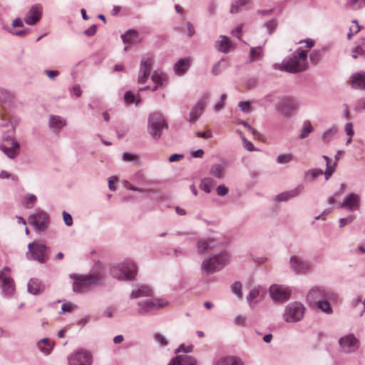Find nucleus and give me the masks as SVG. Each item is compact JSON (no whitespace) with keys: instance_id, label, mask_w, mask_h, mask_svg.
<instances>
[{"instance_id":"obj_50","label":"nucleus","mask_w":365,"mask_h":365,"mask_svg":"<svg viewBox=\"0 0 365 365\" xmlns=\"http://www.w3.org/2000/svg\"><path fill=\"white\" fill-rule=\"evenodd\" d=\"M240 138L242 140L243 147L248 151H254L257 150V149L255 148L253 144L247 140L245 136L242 135V133H240Z\"/></svg>"},{"instance_id":"obj_8","label":"nucleus","mask_w":365,"mask_h":365,"mask_svg":"<svg viewBox=\"0 0 365 365\" xmlns=\"http://www.w3.org/2000/svg\"><path fill=\"white\" fill-rule=\"evenodd\" d=\"M29 252L26 256L30 259L37 260L41 263H44L47 258V247L40 242H33L28 246Z\"/></svg>"},{"instance_id":"obj_15","label":"nucleus","mask_w":365,"mask_h":365,"mask_svg":"<svg viewBox=\"0 0 365 365\" xmlns=\"http://www.w3.org/2000/svg\"><path fill=\"white\" fill-rule=\"evenodd\" d=\"M209 101L208 96H203L197 102V103L192 107L189 114L188 121L191 123H194L202 114L204 108L206 106Z\"/></svg>"},{"instance_id":"obj_23","label":"nucleus","mask_w":365,"mask_h":365,"mask_svg":"<svg viewBox=\"0 0 365 365\" xmlns=\"http://www.w3.org/2000/svg\"><path fill=\"white\" fill-rule=\"evenodd\" d=\"M66 124V120L59 115H51L49 117L48 126L55 132H58Z\"/></svg>"},{"instance_id":"obj_44","label":"nucleus","mask_w":365,"mask_h":365,"mask_svg":"<svg viewBox=\"0 0 365 365\" xmlns=\"http://www.w3.org/2000/svg\"><path fill=\"white\" fill-rule=\"evenodd\" d=\"M294 156L292 154H282L277 156V163L279 164H287L292 161Z\"/></svg>"},{"instance_id":"obj_34","label":"nucleus","mask_w":365,"mask_h":365,"mask_svg":"<svg viewBox=\"0 0 365 365\" xmlns=\"http://www.w3.org/2000/svg\"><path fill=\"white\" fill-rule=\"evenodd\" d=\"M28 292L32 294H38L41 292V282L38 279H31L27 285Z\"/></svg>"},{"instance_id":"obj_5","label":"nucleus","mask_w":365,"mask_h":365,"mask_svg":"<svg viewBox=\"0 0 365 365\" xmlns=\"http://www.w3.org/2000/svg\"><path fill=\"white\" fill-rule=\"evenodd\" d=\"M168 125L164 116L160 113H153L149 115L148 131L154 140H159L164 129H168Z\"/></svg>"},{"instance_id":"obj_3","label":"nucleus","mask_w":365,"mask_h":365,"mask_svg":"<svg viewBox=\"0 0 365 365\" xmlns=\"http://www.w3.org/2000/svg\"><path fill=\"white\" fill-rule=\"evenodd\" d=\"M70 277L74 279L73 290L76 293H83L93 287L101 282V277L99 274H90L88 275L71 274Z\"/></svg>"},{"instance_id":"obj_62","label":"nucleus","mask_w":365,"mask_h":365,"mask_svg":"<svg viewBox=\"0 0 365 365\" xmlns=\"http://www.w3.org/2000/svg\"><path fill=\"white\" fill-rule=\"evenodd\" d=\"M124 100L128 103H132L134 102L135 96L131 91H127L124 95Z\"/></svg>"},{"instance_id":"obj_1","label":"nucleus","mask_w":365,"mask_h":365,"mask_svg":"<svg viewBox=\"0 0 365 365\" xmlns=\"http://www.w3.org/2000/svg\"><path fill=\"white\" fill-rule=\"evenodd\" d=\"M230 255L227 251H222L218 254L211 255L205 258L201 264V273L204 276H209L222 270L227 264Z\"/></svg>"},{"instance_id":"obj_56","label":"nucleus","mask_w":365,"mask_h":365,"mask_svg":"<svg viewBox=\"0 0 365 365\" xmlns=\"http://www.w3.org/2000/svg\"><path fill=\"white\" fill-rule=\"evenodd\" d=\"M336 165V163L334 162V165L331 166L330 164L327 165L326 170L324 173L325 179L327 180L334 173L335 166Z\"/></svg>"},{"instance_id":"obj_19","label":"nucleus","mask_w":365,"mask_h":365,"mask_svg":"<svg viewBox=\"0 0 365 365\" xmlns=\"http://www.w3.org/2000/svg\"><path fill=\"white\" fill-rule=\"evenodd\" d=\"M304 190L302 185H298L296 187L292 190L283 192L275 196L274 200L279 202H286L290 199H292L298 196Z\"/></svg>"},{"instance_id":"obj_51","label":"nucleus","mask_w":365,"mask_h":365,"mask_svg":"<svg viewBox=\"0 0 365 365\" xmlns=\"http://www.w3.org/2000/svg\"><path fill=\"white\" fill-rule=\"evenodd\" d=\"M323 170L321 169H312L309 170L305 173L306 176H308L309 175H311L312 180H314L319 176L323 175Z\"/></svg>"},{"instance_id":"obj_6","label":"nucleus","mask_w":365,"mask_h":365,"mask_svg":"<svg viewBox=\"0 0 365 365\" xmlns=\"http://www.w3.org/2000/svg\"><path fill=\"white\" fill-rule=\"evenodd\" d=\"M304 306L298 302L288 304L283 313V319L289 323H294L302 319L304 314Z\"/></svg>"},{"instance_id":"obj_47","label":"nucleus","mask_w":365,"mask_h":365,"mask_svg":"<svg viewBox=\"0 0 365 365\" xmlns=\"http://www.w3.org/2000/svg\"><path fill=\"white\" fill-rule=\"evenodd\" d=\"M76 308H77V305L73 303H71V302L64 303L61 306V314H64L66 313H71L73 310H75Z\"/></svg>"},{"instance_id":"obj_16","label":"nucleus","mask_w":365,"mask_h":365,"mask_svg":"<svg viewBox=\"0 0 365 365\" xmlns=\"http://www.w3.org/2000/svg\"><path fill=\"white\" fill-rule=\"evenodd\" d=\"M337 206L339 208H346L351 212L357 210L360 207V197L356 193H349Z\"/></svg>"},{"instance_id":"obj_26","label":"nucleus","mask_w":365,"mask_h":365,"mask_svg":"<svg viewBox=\"0 0 365 365\" xmlns=\"http://www.w3.org/2000/svg\"><path fill=\"white\" fill-rule=\"evenodd\" d=\"M214 247V242L212 239H202L198 240L197 244V252L201 255L212 250Z\"/></svg>"},{"instance_id":"obj_20","label":"nucleus","mask_w":365,"mask_h":365,"mask_svg":"<svg viewBox=\"0 0 365 365\" xmlns=\"http://www.w3.org/2000/svg\"><path fill=\"white\" fill-rule=\"evenodd\" d=\"M289 263L292 269L297 273H303L309 269V263L297 256H292Z\"/></svg>"},{"instance_id":"obj_2","label":"nucleus","mask_w":365,"mask_h":365,"mask_svg":"<svg viewBox=\"0 0 365 365\" xmlns=\"http://www.w3.org/2000/svg\"><path fill=\"white\" fill-rule=\"evenodd\" d=\"M307 52L304 50H299L298 56L285 58L282 61L279 69L292 73L302 72L307 66Z\"/></svg>"},{"instance_id":"obj_45","label":"nucleus","mask_w":365,"mask_h":365,"mask_svg":"<svg viewBox=\"0 0 365 365\" xmlns=\"http://www.w3.org/2000/svg\"><path fill=\"white\" fill-rule=\"evenodd\" d=\"M358 55H365V41L359 44L352 50V57L356 58Z\"/></svg>"},{"instance_id":"obj_29","label":"nucleus","mask_w":365,"mask_h":365,"mask_svg":"<svg viewBox=\"0 0 365 365\" xmlns=\"http://www.w3.org/2000/svg\"><path fill=\"white\" fill-rule=\"evenodd\" d=\"M150 295H152L151 289L146 285H142L136 289H133L132 291L130 294V298L135 299L142 297H148Z\"/></svg>"},{"instance_id":"obj_28","label":"nucleus","mask_w":365,"mask_h":365,"mask_svg":"<svg viewBox=\"0 0 365 365\" xmlns=\"http://www.w3.org/2000/svg\"><path fill=\"white\" fill-rule=\"evenodd\" d=\"M232 47V43L228 37L221 36L220 39L215 42V48L222 53H228Z\"/></svg>"},{"instance_id":"obj_17","label":"nucleus","mask_w":365,"mask_h":365,"mask_svg":"<svg viewBox=\"0 0 365 365\" xmlns=\"http://www.w3.org/2000/svg\"><path fill=\"white\" fill-rule=\"evenodd\" d=\"M153 64V61L150 58L141 61L138 76V83L143 84L147 82L150 75Z\"/></svg>"},{"instance_id":"obj_59","label":"nucleus","mask_w":365,"mask_h":365,"mask_svg":"<svg viewBox=\"0 0 365 365\" xmlns=\"http://www.w3.org/2000/svg\"><path fill=\"white\" fill-rule=\"evenodd\" d=\"M216 192L219 196H225L228 193V189L225 185H220L217 187Z\"/></svg>"},{"instance_id":"obj_49","label":"nucleus","mask_w":365,"mask_h":365,"mask_svg":"<svg viewBox=\"0 0 365 365\" xmlns=\"http://www.w3.org/2000/svg\"><path fill=\"white\" fill-rule=\"evenodd\" d=\"M352 22L354 25L349 28V32L347 34V38L349 39H351L354 34H357L361 30V26L359 25L356 20H354Z\"/></svg>"},{"instance_id":"obj_46","label":"nucleus","mask_w":365,"mask_h":365,"mask_svg":"<svg viewBox=\"0 0 365 365\" xmlns=\"http://www.w3.org/2000/svg\"><path fill=\"white\" fill-rule=\"evenodd\" d=\"M336 133V128L335 127L331 128L324 132L322 135V140L324 143L329 142Z\"/></svg>"},{"instance_id":"obj_38","label":"nucleus","mask_w":365,"mask_h":365,"mask_svg":"<svg viewBox=\"0 0 365 365\" xmlns=\"http://www.w3.org/2000/svg\"><path fill=\"white\" fill-rule=\"evenodd\" d=\"M328 300L329 299L319 300L316 304L318 309L327 314H330L333 311Z\"/></svg>"},{"instance_id":"obj_21","label":"nucleus","mask_w":365,"mask_h":365,"mask_svg":"<svg viewBox=\"0 0 365 365\" xmlns=\"http://www.w3.org/2000/svg\"><path fill=\"white\" fill-rule=\"evenodd\" d=\"M1 286L3 293L6 296H11L15 291L13 279L9 277H3L2 272H0Z\"/></svg>"},{"instance_id":"obj_61","label":"nucleus","mask_w":365,"mask_h":365,"mask_svg":"<svg viewBox=\"0 0 365 365\" xmlns=\"http://www.w3.org/2000/svg\"><path fill=\"white\" fill-rule=\"evenodd\" d=\"M354 217L352 215L348 216L344 218H341L339 220V227H342L346 224H350L354 221Z\"/></svg>"},{"instance_id":"obj_39","label":"nucleus","mask_w":365,"mask_h":365,"mask_svg":"<svg viewBox=\"0 0 365 365\" xmlns=\"http://www.w3.org/2000/svg\"><path fill=\"white\" fill-rule=\"evenodd\" d=\"M213 185V180L210 178H205L201 180L200 188L205 192L210 193L211 190L210 187Z\"/></svg>"},{"instance_id":"obj_60","label":"nucleus","mask_w":365,"mask_h":365,"mask_svg":"<svg viewBox=\"0 0 365 365\" xmlns=\"http://www.w3.org/2000/svg\"><path fill=\"white\" fill-rule=\"evenodd\" d=\"M63 218L64 223L67 226H71L73 225V218H72V216L69 213L63 211Z\"/></svg>"},{"instance_id":"obj_48","label":"nucleus","mask_w":365,"mask_h":365,"mask_svg":"<svg viewBox=\"0 0 365 365\" xmlns=\"http://www.w3.org/2000/svg\"><path fill=\"white\" fill-rule=\"evenodd\" d=\"M122 160L125 162H133L136 164L139 163L138 155L129 153H124L122 155Z\"/></svg>"},{"instance_id":"obj_40","label":"nucleus","mask_w":365,"mask_h":365,"mask_svg":"<svg viewBox=\"0 0 365 365\" xmlns=\"http://www.w3.org/2000/svg\"><path fill=\"white\" fill-rule=\"evenodd\" d=\"M36 196L34 194H27L24 199V205L26 208H31L36 202Z\"/></svg>"},{"instance_id":"obj_24","label":"nucleus","mask_w":365,"mask_h":365,"mask_svg":"<svg viewBox=\"0 0 365 365\" xmlns=\"http://www.w3.org/2000/svg\"><path fill=\"white\" fill-rule=\"evenodd\" d=\"M190 66V58H185L178 60L174 65L173 69L175 74L182 76L185 74Z\"/></svg>"},{"instance_id":"obj_14","label":"nucleus","mask_w":365,"mask_h":365,"mask_svg":"<svg viewBox=\"0 0 365 365\" xmlns=\"http://www.w3.org/2000/svg\"><path fill=\"white\" fill-rule=\"evenodd\" d=\"M68 365H91V356L86 350L79 349L68 358Z\"/></svg>"},{"instance_id":"obj_30","label":"nucleus","mask_w":365,"mask_h":365,"mask_svg":"<svg viewBox=\"0 0 365 365\" xmlns=\"http://www.w3.org/2000/svg\"><path fill=\"white\" fill-rule=\"evenodd\" d=\"M53 345L54 343L51 341L48 338H43L37 342V347L38 349L46 355L51 352Z\"/></svg>"},{"instance_id":"obj_36","label":"nucleus","mask_w":365,"mask_h":365,"mask_svg":"<svg viewBox=\"0 0 365 365\" xmlns=\"http://www.w3.org/2000/svg\"><path fill=\"white\" fill-rule=\"evenodd\" d=\"M313 127L312 125V123L309 120H305L303 123L302 132L300 135L298 136L299 139H305L309 136V135L313 131Z\"/></svg>"},{"instance_id":"obj_33","label":"nucleus","mask_w":365,"mask_h":365,"mask_svg":"<svg viewBox=\"0 0 365 365\" xmlns=\"http://www.w3.org/2000/svg\"><path fill=\"white\" fill-rule=\"evenodd\" d=\"M167 79V75L160 71L155 70L151 75V80L158 86H163Z\"/></svg>"},{"instance_id":"obj_11","label":"nucleus","mask_w":365,"mask_h":365,"mask_svg":"<svg viewBox=\"0 0 365 365\" xmlns=\"http://www.w3.org/2000/svg\"><path fill=\"white\" fill-rule=\"evenodd\" d=\"M340 351L349 354L354 352L359 347V341L353 334H349L341 337L339 339Z\"/></svg>"},{"instance_id":"obj_43","label":"nucleus","mask_w":365,"mask_h":365,"mask_svg":"<svg viewBox=\"0 0 365 365\" xmlns=\"http://www.w3.org/2000/svg\"><path fill=\"white\" fill-rule=\"evenodd\" d=\"M347 5L353 10H358L365 5V0H349Z\"/></svg>"},{"instance_id":"obj_22","label":"nucleus","mask_w":365,"mask_h":365,"mask_svg":"<svg viewBox=\"0 0 365 365\" xmlns=\"http://www.w3.org/2000/svg\"><path fill=\"white\" fill-rule=\"evenodd\" d=\"M168 365H197V360L192 356L178 355L173 358Z\"/></svg>"},{"instance_id":"obj_42","label":"nucleus","mask_w":365,"mask_h":365,"mask_svg":"<svg viewBox=\"0 0 365 365\" xmlns=\"http://www.w3.org/2000/svg\"><path fill=\"white\" fill-rule=\"evenodd\" d=\"M260 287L252 289L249 294L247 296V300L250 305L252 307L253 300L257 299L260 295Z\"/></svg>"},{"instance_id":"obj_64","label":"nucleus","mask_w":365,"mask_h":365,"mask_svg":"<svg viewBox=\"0 0 365 365\" xmlns=\"http://www.w3.org/2000/svg\"><path fill=\"white\" fill-rule=\"evenodd\" d=\"M96 29H97L96 25L93 24L91 26H90L88 29H86L84 31V34L88 36H93L96 32Z\"/></svg>"},{"instance_id":"obj_35","label":"nucleus","mask_w":365,"mask_h":365,"mask_svg":"<svg viewBox=\"0 0 365 365\" xmlns=\"http://www.w3.org/2000/svg\"><path fill=\"white\" fill-rule=\"evenodd\" d=\"M210 173L218 179H222L225 175V168L220 164H214L211 166Z\"/></svg>"},{"instance_id":"obj_10","label":"nucleus","mask_w":365,"mask_h":365,"mask_svg":"<svg viewBox=\"0 0 365 365\" xmlns=\"http://www.w3.org/2000/svg\"><path fill=\"white\" fill-rule=\"evenodd\" d=\"M138 304L140 307L138 312L140 314H145L164 307L168 304V302L160 299H154L140 301Z\"/></svg>"},{"instance_id":"obj_41","label":"nucleus","mask_w":365,"mask_h":365,"mask_svg":"<svg viewBox=\"0 0 365 365\" xmlns=\"http://www.w3.org/2000/svg\"><path fill=\"white\" fill-rule=\"evenodd\" d=\"M227 66V63L224 59L220 60L217 63H215L212 68V73L215 76H217L222 73L221 67L225 68Z\"/></svg>"},{"instance_id":"obj_37","label":"nucleus","mask_w":365,"mask_h":365,"mask_svg":"<svg viewBox=\"0 0 365 365\" xmlns=\"http://www.w3.org/2000/svg\"><path fill=\"white\" fill-rule=\"evenodd\" d=\"M250 0H233L231 4L230 13L237 14L241 7L249 4Z\"/></svg>"},{"instance_id":"obj_58","label":"nucleus","mask_w":365,"mask_h":365,"mask_svg":"<svg viewBox=\"0 0 365 365\" xmlns=\"http://www.w3.org/2000/svg\"><path fill=\"white\" fill-rule=\"evenodd\" d=\"M155 339L162 346H165L168 345V341L165 337L160 334H156L155 336Z\"/></svg>"},{"instance_id":"obj_9","label":"nucleus","mask_w":365,"mask_h":365,"mask_svg":"<svg viewBox=\"0 0 365 365\" xmlns=\"http://www.w3.org/2000/svg\"><path fill=\"white\" fill-rule=\"evenodd\" d=\"M271 299L279 303L287 302L291 296L292 291L289 287L279 284H272L269 289Z\"/></svg>"},{"instance_id":"obj_52","label":"nucleus","mask_w":365,"mask_h":365,"mask_svg":"<svg viewBox=\"0 0 365 365\" xmlns=\"http://www.w3.org/2000/svg\"><path fill=\"white\" fill-rule=\"evenodd\" d=\"M242 284L240 282H235L232 285V292L236 294L239 298H242Z\"/></svg>"},{"instance_id":"obj_4","label":"nucleus","mask_w":365,"mask_h":365,"mask_svg":"<svg viewBox=\"0 0 365 365\" xmlns=\"http://www.w3.org/2000/svg\"><path fill=\"white\" fill-rule=\"evenodd\" d=\"M137 272V265L130 260H125L121 264L112 267L111 275L118 280H131Z\"/></svg>"},{"instance_id":"obj_27","label":"nucleus","mask_w":365,"mask_h":365,"mask_svg":"<svg viewBox=\"0 0 365 365\" xmlns=\"http://www.w3.org/2000/svg\"><path fill=\"white\" fill-rule=\"evenodd\" d=\"M138 36L139 33L137 30L129 29L125 34L121 35V38L124 43L132 45L138 42Z\"/></svg>"},{"instance_id":"obj_32","label":"nucleus","mask_w":365,"mask_h":365,"mask_svg":"<svg viewBox=\"0 0 365 365\" xmlns=\"http://www.w3.org/2000/svg\"><path fill=\"white\" fill-rule=\"evenodd\" d=\"M215 365H243V363L235 356H227L220 359Z\"/></svg>"},{"instance_id":"obj_53","label":"nucleus","mask_w":365,"mask_h":365,"mask_svg":"<svg viewBox=\"0 0 365 365\" xmlns=\"http://www.w3.org/2000/svg\"><path fill=\"white\" fill-rule=\"evenodd\" d=\"M238 106L240 110L245 113H250L252 112L250 101H241L239 103Z\"/></svg>"},{"instance_id":"obj_12","label":"nucleus","mask_w":365,"mask_h":365,"mask_svg":"<svg viewBox=\"0 0 365 365\" xmlns=\"http://www.w3.org/2000/svg\"><path fill=\"white\" fill-rule=\"evenodd\" d=\"M29 222L38 231H45L49 222L48 215L45 212L39 211L29 216Z\"/></svg>"},{"instance_id":"obj_25","label":"nucleus","mask_w":365,"mask_h":365,"mask_svg":"<svg viewBox=\"0 0 365 365\" xmlns=\"http://www.w3.org/2000/svg\"><path fill=\"white\" fill-rule=\"evenodd\" d=\"M19 148V143L14 138L11 139V147L9 148L0 145V150L4 152L11 159H14L16 157Z\"/></svg>"},{"instance_id":"obj_18","label":"nucleus","mask_w":365,"mask_h":365,"mask_svg":"<svg viewBox=\"0 0 365 365\" xmlns=\"http://www.w3.org/2000/svg\"><path fill=\"white\" fill-rule=\"evenodd\" d=\"M43 8L40 4L33 5L26 13L24 21L28 25L36 24L41 18Z\"/></svg>"},{"instance_id":"obj_31","label":"nucleus","mask_w":365,"mask_h":365,"mask_svg":"<svg viewBox=\"0 0 365 365\" xmlns=\"http://www.w3.org/2000/svg\"><path fill=\"white\" fill-rule=\"evenodd\" d=\"M352 86L356 89H365V73H354L352 76Z\"/></svg>"},{"instance_id":"obj_57","label":"nucleus","mask_w":365,"mask_h":365,"mask_svg":"<svg viewBox=\"0 0 365 365\" xmlns=\"http://www.w3.org/2000/svg\"><path fill=\"white\" fill-rule=\"evenodd\" d=\"M277 26V22L275 19L269 20L266 24V27L269 34H272Z\"/></svg>"},{"instance_id":"obj_13","label":"nucleus","mask_w":365,"mask_h":365,"mask_svg":"<svg viewBox=\"0 0 365 365\" xmlns=\"http://www.w3.org/2000/svg\"><path fill=\"white\" fill-rule=\"evenodd\" d=\"M299 104L297 101L292 97H287L279 103L277 110L284 117L289 118L293 112L298 108Z\"/></svg>"},{"instance_id":"obj_63","label":"nucleus","mask_w":365,"mask_h":365,"mask_svg":"<svg viewBox=\"0 0 365 365\" xmlns=\"http://www.w3.org/2000/svg\"><path fill=\"white\" fill-rule=\"evenodd\" d=\"M11 178L13 180H17V177L16 175H13L11 173H8L7 171L1 170L0 172V178H1V179H7V178Z\"/></svg>"},{"instance_id":"obj_54","label":"nucleus","mask_w":365,"mask_h":365,"mask_svg":"<svg viewBox=\"0 0 365 365\" xmlns=\"http://www.w3.org/2000/svg\"><path fill=\"white\" fill-rule=\"evenodd\" d=\"M227 99V95L226 94H222L220 96V99L219 102L216 103L214 106V109L215 111H220L225 107V102Z\"/></svg>"},{"instance_id":"obj_55","label":"nucleus","mask_w":365,"mask_h":365,"mask_svg":"<svg viewBox=\"0 0 365 365\" xmlns=\"http://www.w3.org/2000/svg\"><path fill=\"white\" fill-rule=\"evenodd\" d=\"M261 55V48H251L250 51V60L254 61L257 59Z\"/></svg>"},{"instance_id":"obj_7","label":"nucleus","mask_w":365,"mask_h":365,"mask_svg":"<svg viewBox=\"0 0 365 365\" xmlns=\"http://www.w3.org/2000/svg\"><path fill=\"white\" fill-rule=\"evenodd\" d=\"M336 294L330 289L322 286L312 287L307 294V301L309 304L317 303L319 300L334 299Z\"/></svg>"}]
</instances>
